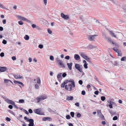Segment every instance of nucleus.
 <instances>
[{"label":"nucleus","mask_w":126,"mask_h":126,"mask_svg":"<svg viewBox=\"0 0 126 126\" xmlns=\"http://www.w3.org/2000/svg\"><path fill=\"white\" fill-rule=\"evenodd\" d=\"M75 86V83L74 81H73L72 83H69L68 85H65V88L66 90L71 91L74 89Z\"/></svg>","instance_id":"1"},{"label":"nucleus","mask_w":126,"mask_h":126,"mask_svg":"<svg viewBox=\"0 0 126 126\" xmlns=\"http://www.w3.org/2000/svg\"><path fill=\"white\" fill-rule=\"evenodd\" d=\"M56 62L58 64V65L62 68H65V66L63 64L62 61L59 60L58 58H57L55 59Z\"/></svg>","instance_id":"2"},{"label":"nucleus","mask_w":126,"mask_h":126,"mask_svg":"<svg viewBox=\"0 0 126 126\" xmlns=\"http://www.w3.org/2000/svg\"><path fill=\"white\" fill-rule=\"evenodd\" d=\"M34 112L37 114L40 115H44V112H42L41 108H39L35 109L34 110Z\"/></svg>","instance_id":"3"},{"label":"nucleus","mask_w":126,"mask_h":126,"mask_svg":"<svg viewBox=\"0 0 126 126\" xmlns=\"http://www.w3.org/2000/svg\"><path fill=\"white\" fill-rule=\"evenodd\" d=\"M18 18H19V19L21 20H23L24 21H26L27 23H31V24H32L33 22L32 21H31L29 20L24 17H22L21 16H18Z\"/></svg>","instance_id":"4"},{"label":"nucleus","mask_w":126,"mask_h":126,"mask_svg":"<svg viewBox=\"0 0 126 126\" xmlns=\"http://www.w3.org/2000/svg\"><path fill=\"white\" fill-rule=\"evenodd\" d=\"M81 65L78 64H76L75 65V68L77 69L80 72H83L82 68H81Z\"/></svg>","instance_id":"5"},{"label":"nucleus","mask_w":126,"mask_h":126,"mask_svg":"<svg viewBox=\"0 0 126 126\" xmlns=\"http://www.w3.org/2000/svg\"><path fill=\"white\" fill-rule=\"evenodd\" d=\"M97 36V35H88V38L89 41H94L95 39V36Z\"/></svg>","instance_id":"6"},{"label":"nucleus","mask_w":126,"mask_h":126,"mask_svg":"<svg viewBox=\"0 0 126 126\" xmlns=\"http://www.w3.org/2000/svg\"><path fill=\"white\" fill-rule=\"evenodd\" d=\"M47 98L46 95H43L40 96V97H37L36 99L37 100V102H39L41 100H44Z\"/></svg>","instance_id":"7"},{"label":"nucleus","mask_w":126,"mask_h":126,"mask_svg":"<svg viewBox=\"0 0 126 126\" xmlns=\"http://www.w3.org/2000/svg\"><path fill=\"white\" fill-rule=\"evenodd\" d=\"M113 49L117 53L118 56H121L122 55V53L121 51L119 50L118 48L114 47L113 48Z\"/></svg>","instance_id":"8"},{"label":"nucleus","mask_w":126,"mask_h":126,"mask_svg":"<svg viewBox=\"0 0 126 126\" xmlns=\"http://www.w3.org/2000/svg\"><path fill=\"white\" fill-rule=\"evenodd\" d=\"M5 101L9 104L14 105L16 107H17L16 106L15 104V102H13L12 101L9 99H6Z\"/></svg>","instance_id":"9"},{"label":"nucleus","mask_w":126,"mask_h":126,"mask_svg":"<svg viewBox=\"0 0 126 126\" xmlns=\"http://www.w3.org/2000/svg\"><path fill=\"white\" fill-rule=\"evenodd\" d=\"M61 17L63 19L67 20L69 18V17L68 15H65L63 13H62L61 14Z\"/></svg>","instance_id":"10"},{"label":"nucleus","mask_w":126,"mask_h":126,"mask_svg":"<svg viewBox=\"0 0 126 126\" xmlns=\"http://www.w3.org/2000/svg\"><path fill=\"white\" fill-rule=\"evenodd\" d=\"M81 56L83 57L84 59L86 60H89V59L88 57L82 53H81L80 54Z\"/></svg>","instance_id":"11"},{"label":"nucleus","mask_w":126,"mask_h":126,"mask_svg":"<svg viewBox=\"0 0 126 126\" xmlns=\"http://www.w3.org/2000/svg\"><path fill=\"white\" fill-rule=\"evenodd\" d=\"M34 81H35V83H37L39 84L41 83V80L38 77H37L36 79H34Z\"/></svg>","instance_id":"12"},{"label":"nucleus","mask_w":126,"mask_h":126,"mask_svg":"<svg viewBox=\"0 0 126 126\" xmlns=\"http://www.w3.org/2000/svg\"><path fill=\"white\" fill-rule=\"evenodd\" d=\"M14 77L16 79H20L22 78V77L20 76L19 74H17L14 75Z\"/></svg>","instance_id":"13"},{"label":"nucleus","mask_w":126,"mask_h":126,"mask_svg":"<svg viewBox=\"0 0 126 126\" xmlns=\"http://www.w3.org/2000/svg\"><path fill=\"white\" fill-rule=\"evenodd\" d=\"M7 68L5 67H0V71L1 72H4L7 70Z\"/></svg>","instance_id":"14"},{"label":"nucleus","mask_w":126,"mask_h":126,"mask_svg":"<svg viewBox=\"0 0 126 126\" xmlns=\"http://www.w3.org/2000/svg\"><path fill=\"white\" fill-rule=\"evenodd\" d=\"M30 124L28 125L29 126H33L34 125V121L33 119H30L29 121Z\"/></svg>","instance_id":"15"},{"label":"nucleus","mask_w":126,"mask_h":126,"mask_svg":"<svg viewBox=\"0 0 126 126\" xmlns=\"http://www.w3.org/2000/svg\"><path fill=\"white\" fill-rule=\"evenodd\" d=\"M69 69L71 70L72 69V63H67V64Z\"/></svg>","instance_id":"16"},{"label":"nucleus","mask_w":126,"mask_h":126,"mask_svg":"<svg viewBox=\"0 0 126 126\" xmlns=\"http://www.w3.org/2000/svg\"><path fill=\"white\" fill-rule=\"evenodd\" d=\"M74 58L75 60H79L80 58V57L79 55L77 54H75V55Z\"/></svg>","instance_id":"17"},{"label":"nucleus","mask_w":126,"mask_h":126,"mask_svg":"<svg viewBox=\"0 0 126 126\" xmlns=\"http://www.w3.org/2000/svg\"><path fill=\"white\" fill-rule=\"evenodd\" d=\"M14 82L16 84H18L20 85H22L23 86H24V84L18 81H14Z\"/></svg>","instance_id":"18"},{"label":"nucleus","mask_w":126,"mask_h":126,"mask_svg":"<svg viewBox=\"0 0 126 126\" xmlns=\"http://www.w3.org/2000/svg\"><path fill=\"white\" fill-rule=\"evenodd\" d=\"M40 20L42 22L43 24H48V21L42 18L40 19Z\"/></svg>","instance_id":"19"},{"label":"nucleus","mask_w":126,"mask_h":126,"mask_svg":"<svg viewBox=\"0 0 126 126\" xmlns=\"http://www.w3.org/2000/svg\"><path fill=\"white\" fill-rule=\"evenodd\" d=\"M67 82H68L67 81L64 82H63L61 84V87L63 88L64 86H65V85L67 84Z\"/></svg>","instance_id":"20"},{"label":"nucleus","mask_w":126,"mask_h":126,"mask_svg":"<svg viewBox=\"0 0 126 126\" xmlns=\"http://www.w3.org/2000/svg\"><path fill=\"white\" fill-rule=\"evenodd\" d=\"M73 97L72 96H68L66 98V100H72L73 99Z\"/></svg>","instance_id":"21"},{"label":"nucleus","mask_w":126,"mask_h":126,"mask_svg":"<svg viewBox=\"0 0 126 126\" xmlns=\"http://www.w3.org/2000/svg\"><path fill=\"white\" fill-rule=\"evenodd\" d=\"M94 22L96 23H100V22L97 20L95 19H93L92 20Z\"/></svg>","instance_id":"22"},{"label":"nucleus","mask_w":126,"mask_h":126,"mask_svg":"<svg viewBox=\"0 0 126 126\" xmlns=\"http://www.w3.org/2000/svg\"><path fill=\"white\" fill-rule=\"evenodd\" d=\"M87 47L88 49H92L94 48V47L93 45H90L88 46Z\"/></svg>","instance_id":"23"},{"label":"nucleus","mask_w":126,"mask_h":126,"mask_svg":"<svg viewBox=\"0 0 126 126\" xmlns=\"http://www.w3.org/2000/svg\"><path fill=\"white\" fill-rule=\"evenodd\" d=\"M9 82H12L10 80L7 79H5L4 81V82L5 83H7Z\"/></svg>","instance_id":"24"},{"label":"nucleus","mask_w":126,"mask_h":126,"mask_svg":"<svg viewBox=\"0 0 126 126\" xmlns=\"http://www.w3.org/2000/svg\"><path fill=\"white\" fill-rule=\"evenodd\" d=\"M110 34L111 36H112L114 37H116V36L114 34V33H113L112 31H110Z\"/></svg>","instance_id":"25"},{"label":"nucleus","mask_w":126,"mask_h":126,"mask_svg":"<svg viewBox=\"0 0 126 126\" xmlns=\"http://www.w3.org/2000/svg\"><path fill=\"white\" fill-rule=\"evenodd\" d=\"M24 38L25 40H29V36L27 35H26L24 37Z\"/></svg>","instance_id":"26"},{"label":"nucleus","mask_w":126,"mask_h":126,"mask_svg":"<svg viewBox=\"0 0 126 126\" xmlns=\"http://www.w3.org/2000/svg\"><path fill=\"white\" fill-rule=\"evenodd\" d=\"M35 88L36 89H38L39 88V86L37 84H36L35 85Z\"/></svg>","instance_id":"27"},{"label":"nucleus","mask_w":126,"mask_h":126,"mask_svg":"<svg viewBox=\"0 0 126 126\" xmlns=\"http://www.w3.org/2000/svg\"><path fill=\"white\" fill-rule=\"evenodd\" d=\"M24 119L27 122H29L30 121V119H29V118H27V117L25 116L24 117Z\"/></svg>","instance_id":"28"},{"label":"nucleus","mask_w":126,"mask_h":126,"mask_svg":"<svg viewBox=\"0 0 126 126\" xmlns=\"http://www.w3.org/2000/svg\"><path fill=\"white\" fill-rule=\"evenodd\" d=\"M126 60V57H122L121 59V60L122 61H125Z\"/></svg>","instance_id":"29"},{"label":"nucleus","mask_w":126,"mask_h":126,"mask_svg":"<svg viewBox=\"0 0 126 126\" xmlns=\"http://www.w3.org/2000/svg\"><path fill=\"white\" fill-rule=\"evenodd\" d=\"M70 115L72 117H74V113L73 112H71L70 113Z\"/></svg>","instance_id":"30"},{"label":"nucleus","mask_w":126,"mask_h":126,"mask_svg":"<svg viewBox=\"0 0 126 126\" xmlns=\"http://www.w3.org/2000/svg\"><path fill=\"white\" fill-rule=\"evenodd\" d=\"M19 102L20 103H24V101L23 99H20L19 100Z\"/></svg>","instance_id":"31"},{"label":"nucleus","mask_w":126,"mask_h":126,"mask_svg":"<svg viewBox=\"0 0 126 126\" xmlns=\"http://www.w3.org/2000/svg\"><path fill=\"white\" fill-rule=\"evenodd\" d=\"M101 99L102 101H104L106 99L105 97L104 96H102L101 97Z\"/></svg>","instance_id":"32"},{"label":"nucleus","mask_w":126,"mask_h":126,"mask_svg":"<svg viewBox=\"0 0 126 126\" xmlns=\"http://www.w3.org/2000/svg\"><path fill=\"white\" fill-rule=\"evenodd\" d=\"M47 32L49 34H51L52 33V32L49 29H47Z\"/></svg>","instance_id":"33"},{"label":"nucleus","mask_w":126,"mask_h":126,"mask_svg":"<svg viewBox=\"0 0 126 126\" xmlns=\"http://www.w3.org/2000/svg\"><path fill=\"white\" fill-rule=\"evenodd\" d=\"M57 78H61V73H60L58 74L57 76Z\"/></svg>","instance_id":"34"},{"label":"nucleus","mask_w":126,"mask_h":126,"mask_svg":"<svg viewBox=\"0 0 126 126\" xmlns=\"http://www.w3.org/2000/svg\"><path fill=\"white\" fill-rule=\"evenodd\" d=\"M50 59L52 61H53L54 60V58L52 56H51L50 57Z\"/></svg>","instance_id":"35"},{"label":"nucleus","mask_w":126,"mask_h":126,"mask_svg":"<svg viewBox=\"0 0 126 126\" xmlns=\"http://www.w3.org/2000/svg\"><path fill=\"white\" fill-rule=\"evenodd\" d=\"M124 12L126 14L123 15V17L125 18H126V9H125Z\"/></svg>","instance_id":"36"},{"label":"nucleus","mask_w":126,"mask_h":126,"mask_svg":"<svg viewBox=\"0 0 126 126\" xmlns=\"http://www.w3.org/2000/svg\"><path fill=\"white\" fill-rule=\"evenodd\" d=\"M117 116H115L113 118V120H117Z\"/></svg>","instance_id":"37"},{"label":"nucleus","mask_w":126,"mask_h":126,"mask_svg":"<svg viewBox=\"0 0 126 126\" xmlns=\"http://www.w3.org/2000/svg\"><path fill=\"white\" fill-rule=\"evenodd\" d=\"M77 117H81V115L80 113H78L77 114Z\"/></svg>","instance_id":"38"},{"label":"nucleus","mask_w":126,"mask_h":126,"mask_svg":"<svg viewBox=\"0 0 126 126\" xmlns=\"http://www.w3.org/2000/svg\"><path fill=\"white\" fill-rule=\"evenodd\" d=\"M87 65V63L84 64V66L85 68L87 69L88 68Z\"/></svg>","instance_id":"39"},{"label":"nucleus","mask_w":126,"mask_h":126,"mask_svg":"<svg viewBox=\"0 0 126 126\" xmlns=\"http://www.w3.org/2000/svg\"><path fill=\"white\" fill-rule=\"evenodd\" d=\"M66 118L67 119H69L71 117L69 115H67L66 116Z\"/></svg>","instance_id":"40"},{"label":"nucleus","mask_w":126,"mask_h":126,"mask_svg":"<svg viewBox=\"0 0 126 126\" xmlns=\"http://www.w3.org/2000/svg\"><path fill=\"white\" fill-rule=\"evenodd\" d=\"M0 7L3 9L5 8L0 3Z\"/></svg>","instance_id":"41"},{"label":"nucleus","mask_w":126,"mask_h":126,"mask_svg":"<svg viewBox=\"0 0 126 126\" xmlns=\"http://www.w3.org/2000/svg\"><path fill=\"white\" fill-rule=\"evenodd\" d=\"M2 43L4 44H5L7 43V41L6 40H5L4 39L3 40Z\"/></svg>","instance_id":"42"},{"label":"nucleus","mask_w":126,"mask_h":126,"mask_svg":"<svg viewBox=\"0 0 126 126\" xmlns=\"http://www.w3.org/2000/svg\"><path fill=\"white\" fill-rule=\"evenodd\" d=\"M0 56L1 57H3L4 56V53L3 52H1L0 54Z\"/></svg>","instance_id":"43"},{"label":"nucleus","mask_w":126,"mask_h":126,"mask_svg":"<svg viewBox=\"0 0 126 126\" xmlns=\"http://www.w3.org/2000/svg\"><path fill=\"white\" fill-rule=\"evenodd\" d=\"M65 59L67 60H69L70 59V57L68 56H67L65 57Z\"/></svg>","instance_id":"44"},{"label":"nucleus","mask_w":126,"mask_h":126,"mask_svg":"<svg viewBox=\"0 0 126 126\" xmlns=\"http://www.w3.org/2000/svg\"><path fill=\"white\" fill-rule=\"evenodd\" d=\"M85 92L84 91H82L81 92V94L83 95H85Z\"/></svg>","instance_id":"45"},{"label":"nucleus","mask_w":126,"mask_h":126,"mask_svg":"<svg viewBox=\"0 0 126 126\" xmlns=\"http://www.w3.org/2000/svg\"><path fill=\"white\" fill-rule=\"evenodd\" d=\"M38 47L40 48L41 49L43 47V45H42L40 44L39 45Z\"/></svg>","instance_id":"46"},{"label":"nucleus","mask_w":126,"mask_h":126,"mask_svg":"<svg viewBox=\"0 0 126 126\" xmlns=\"http://www.w3.org/2000/svg\"><path fill=\"white\" fill-rule=\"evenodd\" d=\"M6 120L8 121H10L11 120V119L8 117H7L6 118Z\"/></svg>","instance_id":"47"},{"label":"nucleus","mask_w":126,"mask_h":126,"mask_svg":"<svg viewBox=\"0 0 126 126\" xmlns=\"http://www.w3.org/2000/svg\"><path fill=\"white\" fill-rule=\"evenodd\" d=\"M66 75V73H64L62 74V76L63 77H65Z\"/></svg>","instance_id":"48"},{"label":"nucleus","mask_w":126,"mask_h":126,"mask_svg":"<svg viewBox=\"0 0 126 126\" xmlns=\"http://www.w3.org/2000/svg\"><path fill=\"white\" fill-rule=\"evenodd\" d=\"M112 43L113 44L115 45V46H117V47H118V45L117 43H114L113 42H112Z\"/></svg>","instance_id":"49"},{"label":"nucleus","mask_w":126,"mask_h":126,"mask_svg":"<svg viewBox=\"0 0 126 126\" xmlns=\"http://www.w3.org/2000/svg\"><path fill=\"white\" fill-rule=\"evenodd\" d=\"M28 111L30 113H32L33 112L32 110L31 109H29Z\"/></svg>","instance_id":"50"},{"label":"nucleus","mask_w":126,"mask_h":126,"mask_svg":"<svg viewBox=\"0 0 126 126\" xmlns=\"http://www.w3.org/2000/svg\"><path fill=\"white\" fill-rule=\"evenodd\" d=\"M49 118L48 117H44L43 118V120L44 121H46L47 120V118Z\"/></svg>","instance_id":"51"},{"label":"nucleus","mask_w":126,"mask_h":126,"mask_svg":"<svg viewBox=\"0 0 126 126\" xmlns=\"http://www.w3.org/2000/svg\"><path fill=\"white\" fill-rule=\"evenodd\" d=\"M79 84L81 85L82 83V81L81 80H80L79 81Z\"/></svg>","instance_id":"52"},{"label":"nucleus","mask_w":126,"mask_h":126,"mask_svg":"<svg viewBox=\"0 0 126 126\" xmlns=\"http://www.w3.org/2000/svg\"><path fill=\"white\" fill-rule=\"evenodd\" d=\"M99 93V91H96L94 92V94L96 95L98 94Z\"/></svg>","instance_id":"53"},{"label":"nucleus","mask_w":126,"mask_h":126,"mask_svg":"<svg viewBox=\"0 0 126 126\" xmlns=\"http://www.w3.org/2000/svg\"><path fill=\"white\" fill-rule=\"evenodd\" d=\"M12 59L14 61L16 59V57L15 56L13 57L12 58Z\"/></svg>","instance_id":"54"},{"label":"nucleus","mask_w":126,"mask_h":126,"mask_svg":"<svg viewBox=\"0 0 126 126\" xmlns=\"http://www.w3.org/2000/svg\"><path fill=\"white\" fill-rule=\"evenodd\" d=\"M8 107L11 109L13 108V106L12 105H10L8 106Z\"/></svg>","instance_id":"55"},{"label":"nucleus","mask_w":126,"mask_h":126,"mask_svg":"<svg viewBox=\"0 0 126 126\" xmlns=\"http://www.w3.org/2000/svg\"><path fill=\"white\" fill-rule=\"evenodd\" d=\"M44 4L45 5H46L47 3V0H44Z\"/></svg>","instance_id":"56"},{"label":"nucleus","mask_w":126,"mask_h":126,"mask_svg":"<svg viewBox=\"0 0 126 126\" xmlns=\"http://www.w3.org/2000/svg\"><path fill=\"white\" fill-rule=\"evenodd\" d=\"M32 26L33 28H35L36 27V25L35 24H32Z\"/></svg>","instance_id":"57"},{"label":"nucleus","mask_w":126,"mask_h":126,"mask_svg":"<svg viewBox=\"0 0 126 126\" xmlns=\"http://www.w3.org/2000/svg\"><path fill=\"white\" fill-rule=\"evenodd\" d=\"M75 104L76 106L78 107H79V103L78 102L76 103Z\"/></svg>","instance_id":"58"},{"label":"nucleus","mask_w":126,"mask_h":126,"mask_svg":"<svg viewBox=\"0 0 126 126\" xmlns=\"http://www.w3.org/2000/svg\"><path fill=\"white\" fill-rule=\"evenodd\" d=\"M24 112L27 114H29V113L28 112V111L27 110H24Z\"/></svg>","instance_id":"59"},{"label":"nucleus","mask_w":126,"mask_h":126,"mask_svg":"<svg viewBox=\"0 0 126 126\" xmlns=\"http://www.w3.org/2000/svg\"><path fill=\"white\" fill-rule=\"evenodd\" d=\"M2 22L3 24H6V20L5 19H4L2 21Z\"/></svg>","instance_id":"60"},{"label":"nucleus","mask_w":126,"mask_h":126,"mask_svg":"<svg viewBox=\"0 0 126 126\" xmlns=\"http://www.w3.org/2000/svg\"><path fill=\"white\" fill-rule=\"evenodd\" d=\"M102 123L103 125H104L106 124V122L105 121H102Z\"/></svg>","instance_id":"61"},{"label":"nucleus","mask_w":126,"mask_h":126,"mask_svg":"<svg viewBox=\"0 0 126 126\" xmlns=\"http://www.w3.org/2000/svg\"><path fill=\"white\" fill-rule=\"evenodd\" d=\"M29 62H31L32 61V58H29Z\"/></svg>","instance_id":"62"},{"label":"nucleus","mask_w":126,"mask_h":126,"mask_svg":"<svg viewBox=\"0 0 126 126\" xmlns=\"http://www.w3.org/2000/svg\"><path fill=\"white\" fill-rule=\"evenodd\" d=\"M109 107L110 108H112L113 107L112 105L111 104H110L109 105Z\"/></svg>","instance_id":"63"},{"label":"nucleus","mask_w":126,"mask_h":126,"mask_svg":"<svg viewBox=\"0 0 126 126\" xmlns=\"http://www.w3.org/2000/svg\"><path fill=\"white\" fill-rule=\"evenodd\" d=\"M118 102L119 103L121 104L122 103V101L121 100H119Z\"/></svg>","instance_id":"64"}]
</instances>
